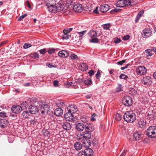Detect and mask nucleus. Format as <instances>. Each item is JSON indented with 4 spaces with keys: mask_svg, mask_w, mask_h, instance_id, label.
I'll return each mask as SVG.
<instances>
[{
    "mask_svg": "<svg viewBox=\"0 0 156 156\" xmlns=\"http://www.w3.org/2000/svg\"><path fill=\"white\" fill-rule=\"evenodd\" d=\"M12 112L16 114L20 113L22 110V107L20 105H14L11 108Z\"/></svg>",
    "mask_w": 156,
    "mask_h": 156,
    "instance_id": "nucleus-11",
    "label": "nucleus"
},
{
    "mask_svg": "<svg viewBox=\"0 0 156 156\" xmlns=\"http://www.w3.org/2000/svg\"><path fill=\"white\" fill-rule=\"evenodd\" d=\"M144 13L143 10H141L137 14L135 19L136 22H137L138 21L140 18L142 16Z\"/></svg>",
    "mask_w": 156,
    "mask_h": 156,
    "instance_id": "nucleus-27",
    "label": "nucleus"
},
{
    "mask_svg": "<svg viewBox=\"0 0 156 156\" xmlns=\"http://www.w3.org/2000/svg\"><path fill=\"white\" fill-rule=\"evenodd\" d=\"M36 99L35 97H32V98H28L27 101L29 103H34L36 102Z\"/></svg>",
    "mask_w": 156,
    "mask_h": 156,
    "instance_id": "nucleus-37",
    "label": "nucleus"
},
{
    "mask_svg": "<svg viewBox=\"0 0 156 156\" xmlns=\"http://www.w3.org/2000/svg\"><path fill=\"white\" fill-rule=\"evenodd\" d=\"M53 11L52 13H55L56 11H57L58 9H57V6H54V5H53Z\"/></svg>",
    "mask_w": 156,
    "mask_h": 156,
    "instance_id": "nucleus-60",
    "label": "nucleus"
},
{
    "mask_svg": "<svg viewBox=\"0 0 156 156\" xmlns=\"http://www.w3.org/2000/svg\"><path fill=\"white\" fill-rule=\"evenodd\" d=\"M125 6H130L132 7L137 4L136 0H124Z\"/></svg>",
    "mask_w": 156,
    "mask_h": 156,
    "instance_id": "nucleus-9",
    "label": "nucleus"
},
{
    "mask_svg": "<svg viewBox=\"0 0 156 156\" xmlns=\"http://www.w3.org/2000/svg\"><path fill=\"white\" fill-rule=\"evenodd\" d=\"M73 9L75 12H78V5L76 4L74 5Z\"/></svg>",
    "mask_w": 156,
    "mask_h": 156,
    "instance_id": "nucleus-46",
    "label": "nucleus"
},
{
    "mask_svg": "<svg viewBox=\"0 0 156 156\" xmlns=\"http://www.w3.org/2000/svg\"><path fill=\"white\" fill-rule=\"evenodd\" d=\"M92 126L90 123L79 122V131H82L85 129L86 131L91 132L93 130Z\"/></svg>",
    "mask_w": 156,
    "mask_h": 156,
    "instance_id": "nucleus-3",
    "label": "nucleus"
},
{
    "mask_svg": "<svg viewBox=\"0 0 156 156\" xmlns=\"http://www.w3.org/2000/svg\"><path fill=\"white\" fill-rule=\"evenodd\" d=\"M57 11L60 12L62 11L64 9V5L63 4H58L57 5Z\"/></svg>",
    "mask_w": 156,
    "mask_h": 156,
    "instance_id": "nucleus-29",
    "label": "nucleus"
},
{
    "mask_svg": "<svg viewBox=\"0 0 156 156\" xmlns=\"http://www.w3.org/2000/svg\"><path fill=\"white\" fill-rule=\"evenodd\" d=\"M110 26V23H107L104 25L103 27L104 29L107 30L109 29Z\"/></svg>",
    "mask_w": 156,
    "mask_h": 156,
    "instance_id": "nucleus-40",
    "label": "nucleus"
},
{
    "mask_svg": "<svg viewBox=\"0 0 156 156\" xmlns=\"http://www.w3.org/2000/svg\"><path fill=\"white\" fill-rule=\"evenodd\" d=\"M8 140L10 143L12 142L14 140V139L12 137L9 136L8 137Z\"/></svg>",
    "mask_w": 156,
    "mask_h": 156,
    "instance_id": "nucleus-57",
    "label": "nucleus"
},
{
    "mask_svg": "<svg viewBox=\"0 0 156 156\" xmlns=\"http://www.w3.org/2000/svg\"><path fill=\"white\" fill-rule=\"evenodd\" d=\"M70 58L72 60H75L77 59V56L74 54H72L70 56Z\"/></svg>",
    "mask_w": 156,
    "mask_h": 156,
    "instance_id": "nucleus-48",
    "label": "nucleus"
},
{
    "mask_svg": "<svg viewBox=\"0 0 156 156\" xmlns=\"http://www.w3.org/2000/svg\"><path fill=\"white\" fill-rule=\"evenodd\" d=\"M62 126L64 129L66 130H69L71 127L70 124L67 122H64L62 124Z\"/></svg>",
    "mask_w": 156,
    "mask_h": 156,
    "instance_id": "nucleus-21",
    "label": "nucleus"
},
{
    "mask_svg": "<svg viewBox=\"0 0 156 156\" xmlns=\"http://www.w3.org/2000/svg\"><path fill=\"white\" fill-rule=\"evenodd\" d=\"M83 8L82 4H79V13L81 12L83 10Z\"/></svg>",
    "mask_w": 156,
    "mask_h": 156,
    "instance_id": "nucleus-51",
    "label": "nucleus"
},
{
    "mask_svg": "<svg viewBox=\"0 0 156 156\" xmlns=\"http://www.w3.org/2000/svg\"><path fill=\"white\" fill-rule=\"evenodd\" d=\"M68 111L72 113L73 114H74L76 112L78 111V109L75 105H69L67 108Z\"/></svg>",
    "mask_w": 156,
    "mask_h": 156,
    "instance_id": "nucleus-12",
    "label": "nucleus"
},
{
    "mask_svg": "<svg viewBox=\"0 0 156 156\" xmlns=\"http://www.w3.org/2000/svg\"><path fill=\"white\" fill-rule=\"evenodd\" d=\"M141 138V134L139 132L134 133L133 135V139L136 141H139Z\"/></svg>",
    "mask_w": 156,
    "mask_h": 156,
    "instance_id": "nucleus-15",
    "label": "nucleus"
},
{
    "mask_svg": "<svg viewBox=\"0 0 156 156\" xmlns=\"http://www.w3.org/2000/svg\"><path fill=\"white\" fill-rule=\"evenodd\" d=\"M88 69L87 65L85 63H82L80 64L79 66V69L82 71H86Z\"/></svg>",
    "mask_w": 156,
    "mask_h": 156,
    "instance_id": "nucleus-20",
    "label": "nucleus"
},
{
    "mask_svg": "<svg viewBox=\"0 0 156 156\" xmlns=\"http://www.w3.org/2000/svg\"><path fill=\"white\" fill-rule=\"evenodd\" d=\"M68 52L65 50L60 51L58 53L59 56L62 58H66L69 56Z\"/></svg>",
    "mask_w": 156,
    "mask_h": 156,
    "instance_id": "nucleus-18",
    "label": "nucleus"
},
{
    "mask_svg": "<svg viewBox=\"0 0 156 156\" xmlns=\"http://www.w3.org/2000/svg\"><path fill=\"white\" fill-rule=\"evenodd\" d=\"M66 112L64 115V116L65 119L66 121H70L72 120L73 121H75V118L76 116V115H75V114H73L71 112Z\"/></svg>",
    "mask_w": 156,
    "mask_h": 156,
    "instance_id": "nucleus-5",
    "label": "nucleus"
},
{
    "mask_svg": "<svg viewBox=\"0 0 156 156\" xmlns=\"http://www.w3.org/2000/svg\"><path fill=\"white\" fill-rule=\"evenodd\" d=\"M27 16V14H25L20 16L18 19V21H19L22 20L25 17Z\"/></svg>",
    "mask_w": 156,
    "mask_h": 156,
    "instance_id": "nucleus-52",
    "label": "nucleus"
},
{
    "mask_svg": "<svg viewBox=\"0 0 156 156\" xmlns=\"http://www.w3.org/2000/svg\"><path fill=\"white\" fill-rule=\"evenodd\" d=\"M136 71L138 75H144L146 73L147 70L145 67L140 66L136 69Z\"/></svg>",
    "mask_w": 156,
    "mask_h": 156,
    "instance_id": "nucleus-8",
    "label": "nucleus"
},
{
    "mask_svg": "<svg viewBox=\"0 0 156 156\" xmlns=\"http://www.w3.org/2000/svg\"><path fill=\"white\" fill-rule=\"evenodd\" d=\"M79 156H87V155L84 151L79 152Z\"/></svg>",
    "mask_w": 156,
    "mask_h": 156,
    "instance_id": "nucleus-58",
    "label": "nucleus"
},
{
    "mask_svg": "<svg viewBox=\"0 0 156 156\" xmlns=\"http://www.w3.org/2000/svg\"><path fill=\"white\" fill-rule=\"evenodd\" d=\"M55 49L53 48H51L49 49L48 51V54H51L52 53H54L55 52Z\"/></svg>",
    "mask_w": 156,
    "mask_h": 156,
    "instance_id": "nucleus-45",
    "label": "nucleus"
},
{
    "mask_svg": "<svg viewBox=\"0 0 156 156\" xmlns=\"http://www.w3.org/2000/svg\"><path fill=\"white\" fill-rule=\"evenodd\" d=\"M86 32V30H84L83 31L79 32V40H81L82 39L83 36L85 34Z\"/></svg>",
    "mask_w": 156,
    "mask_h": 156,
    "instance_id": "nucleus-33",
    "label": "nucleus"
},
{
    "mask_svg": "<svg viewBox=\"0 0 156 156\" xmlns=\"http://www.w3.org/2000/svg\"><path fill=\"white\" fill-rule=\"evenodd\" d=\"M116 5L117 7H125L124 0H120L118 1L116 4Z\"/></svg>",
    "mask_w": 156,
    "mask_h": 156,
    "instance_id": "nucleus-23",
    "label": "nucleus"
},
{
    "mask_svg": "<svg viewBox=\"0 0 156 156\" xmlns=\"http://www.w3.org/2000/svg\"><path fill=\"white\" fill-rule=\"evenodd\" d=\"M153 51L152 48L151 49H147L145 51V53L147 56H151L152 55V51Z\"/></svg>",
    "mask_w": 156,
    "mask_h": 156,
    "instance_id": "nucleus-28",
    "label": "nucleus"
},
{
    "mask_svg": "<svg viewBox=\"0 0 156 156\" xmlns=\"http://www.w3.org/2000/svg\"><path fill=\"white\" fill-rule=\"evenodd\" d=\"M119 78L121 79H123L124 80H127L128 78V77L124 74H121L119 76Z\"/></svg>",
    "mask_w": 156,
    "mask_h": 156,
    "instance_id": "nucleus-38",
    "label": "nucleus"
},
{
    "mask_svg": "<svg viewBox=\"0 0 156 156\" xmlns=\"http://www.w3.org/2000/svg\"><path fill=\"white\" fill-rule=\"evenodd\" d=\"M84 83L85 84L87 85H90L92 83V82L90 79H88L84 81Z\"/></svg>",
    "mask_w": 156,
    "mask_h": 156,
    "instance_id": "nucleus-34",
    "label": "nucleus"
},
{
    "mask_svg": "<svg viewBox=\"0 0 156 156\" xmlns=\"http://www.w3.org/2000/svg\"><path fill=\"white\" fill-rule=\"evenodd\" d=\"M125 62V60H123L121 61L117 62V64L119 65H122Z\"/></svg>",
    "mask_w": 156,
    "mask_h": 156,
    "instance_id": "nucleus-55",
    "label": "nucleus"
},
{
    "mask_svg": "<svg viewBox=\"0 0 156 156\" xmlns=\"http://www.w3.org/2000/svg\"><path fill=\"white\" fill-rule=\"evenodd\" d=\"M121 40L118 38H116L115 39L114 42L115 43H119L120 42Z\"/></svg>",
    "mask_w": 156,
    "mask_h": 156,
    "instance_id": "nucleus-59",
    "label": "nucleus"
},
{
    "mask_svg": "<svg viewBox=\"0 0 156 156\" xmlns=\"http://www.w3.org/2000/svg\"><path fill=\"white\" fill-rule=\"evenodd\" d=\"M40 110L41 113H44L45 112H47L49 110L48 105L46 104H43L41 106Z\"/></svg>",
    "mask_w": 156,
    "mask_h": 156,
    "instance_id": "nucleus-16",
    "label": "nucleus"
},
{
    "mask_svg": "<svg viewBox=\"0 0 156 156\" xmlns=\"http://www.w3.org/2000/svg\"><path fill=\"white\" fill-rule=\"evenodd\" d=\"M77 145H78V142H76L74 144V147L77 151L78 150V146H77Z\"/></svg>",
    "mask_w": 156,
    "mask_h": 156,
    "instance_id": "nucleus-64",
    "label": "nucleus"
},
{
    "mask_svg": "<svg viewBox=\"0 0 156 156\" xmlns=\"http://www.w3.org/2000/svg\"><path fill=\"white\" fill-rule=\"evenodd\" d=\"M122 103L126 106H131L132 104V99L130 97L128 96L124 97L122 99Z\"/></svg>",
    "mask_w": 156,
    "mask_h": 156,
    "instance_id": "nucleus-6",
    "label": "nucleus"
},
{
    "mask_svg": "<svg viewBox=\"0 0 156 156\" xmlns=\"http://www.w3.org/2000/svg\"><path fill=\"white\" fill-rule=\"evenodd\" d=\"M8 121L5 119L0 120V127L4 128L6 127L8 124Z\"/></svg>",
    "mask_w": 156,
    "mask_h": 156,
    "instance_id": "nucleus-17",
    "label": "nucleus"
},
{
    "mask_svg": "<svg viewBox=\"0 0 156 156\" xmlns=\"http://www.w3.org/2000/svg\"><path fill=\"white\" fill-rule=\"evenodd\" d=\"M152 32V31L151 29L149 28H146L143 30L141 35L143 37L147 38L150 36Z\"/></svg>",
    "mask_w": 156,
    "mask_h": 156,
    "instance_id": "nucleus-7",
    "label": "nucleus"
},
{
    "mask_svg": "<svg viewBox=\"0 0 156 156\" xmlns=\"http://www.w3.org/2000/svg\"><path fill=\"white\" fill-rule=\"evenodd\" d=\"M84 152L87 156H91L93 155V150L90 148L86 149Z\"/></svg>",
    "mask_w": 156,
    "mask_h": 156,
    "instance_id": "nucleus-22",
    "label": "nucleus"
},
{
    "mask_svg": "<svg viewBox=\"0 0 156 156\" xmlns=\"http://www.w3.org/2000/svg\"><path fill=\"white\" fill-rule=\"evenodd\" d=\"M30 56L32 58L35 59H38L39 58V55L37 52H34L30 55Z\"/></svg>",
    "mask_w": 156,
    "mask_h": 156,
    "instance_id": "nucleus-31",
    "label": "nucleus"
},
{
    "mask_svg": "<svg viewBox=\"0 0 156 156\" xmlns=\"http://www.w3.org/2000/svg\"><path fill=\"white\" fill-rule=\"evenodd\" d=\"M96 116L97 114H96L94 113L92 114L90 118L91 120L92 121H95V118L96 117Z\"/></svg>",
    "mask_w": 156,
    "mask_h": 156,
    "instance_id": "nucleus-43",
    "label": "nucleus"
},
{
    "mask_svg": "<svg viewBox=\"0 0 156 156\" xmlns=\"http://www.w3.org/2000/svg\"><path fill=\"white\" fill-rule=\"evenodd\" d=\"M32 46L31 45L28 43H25L23 46V47L24 48L26 49L27 48Z\"/></svg>",
    "mask_w": 156,
    "mask_h": 156,
    "instance_id": "nucleus-47",
    "label": "nucleus"
},
{
    "mask_svg": "<svg viewBox=\"0 0 156 156\" xmlns=\"http://www.w3.org/2000/svg\"><path fill=\"white\" fill-rule=\"evenodd\" d=\"M122 115L116 113L115 116V119L118 121H120L122 119Z\"/></svg>",
    "mask_w": 156,
    "mask_h": 156,
    "instance_id": "nucleus-36",
    "label": "nucleus"
},
{
    "mask_svg": "<svg viewBox=\"0 0 156 156\" xmlns=\"http://www.w3.org/2000/svg\"><path fill=\"white\" fill-rule=\"evenodd\" d=\"M146 134L151 138L156 137V126H149L147 130Z\"/></svg>",
    "mask_w": 156,
    "mask_h": 156,
    "instance_id": "nucleus-4",
    "label": "nucleus"
},
{
    "mask_svg": "<svg viewBox=\"0 0 156 156\" xmlns=\"http://www.w3.org/2000/svg\"><path fill=\"white\" fill-rule=\"evenodd\" d=\"M88 73L89 74V76H91L94 74L95 72L94 70L91 69L88 72Z\"/></svg>",
    "mask_w": 156,
    "mask_h": 156,
    "instance_id": "nucleus-53",
    "label": "nucleus"
},
{
    "mask_svg": "<svg viewBox=\"0 0 156 156\" xmlns=\"http://www.w3.org/2000/svg\"><path fill=\"white\" fill-rule=\"evenodd\" d=\"M64 34H67L69 32V30H68V29H64L63 30Z\"/></svg>",
    "mask_w": 156,
    "mask_h": 156,
    "instance_id": "nucleus-62",
    "label": "nucleus"
},
{
    "mask_svg": "<svg viewBox=\"0 0 156 156\" xmlns=\"http://www.w3.org/2000/svg\"><path fill=\"white\" fill-rule=\"evenodd\" d=\"M53 85L55 87H57L58 86V82L57 80H54L53 82Z\"/></svg>",
    "mask_w": 156,
    "mask_h": 156,
    "instance_id": "nucleus-61",
    "label": "nucleus"
},
{
    "mask_svg": "<svg viewBox=\"0 0 156 156\" xmlns=\"http://www.w3.org/2000/svg\"><path fill=\"white\" fill-rule=\"evenodd\" d=\"M151 78L149 76L144 77L143 78L142 83L146 85H149L151 83Z\"/></svg>",
    "mask_w": 156,
    "mask_h": 156,
    "instance_id": "nucleus-14",
    "label": "nucleus"
},
{
    "mask_svg": "<svg viewBox=\"0 0 156 156\" xmlns=\"http://www.w3.org/2000/svg\"><path fill=\"white\" fill-rule=\"evenodd\" d=\"M40 53L42 55H44L47 52V50L46 48H44L39 50Z\"/></svg>",
    "mask_w": 156,
    "mask_h": 156,
    "instance_id": "nucleus-42",
    "label": "nucleus"
},
{
    "mask_svg": "<svg viewBox=\"0 0 156 156\" xmlns=\"http://www.w3.org/2000/svg\"><path fill=\"white\" fill-rule=\"evenodd\" d=\"M130 37L129 35H126L123 37L122 39L124 40H127L129 39Z\"/></svg>",
    "mask_w": 156,
    "mask_h": 156,
    "instance_id": "nucleus-56",
    "label": "nucleus"
},
{
    "mask_svg": "<svg viewBox=\"0 0 156 156\" xmlns=\"http://www.w3.org/2000/svg\"><path fill=\"white\" fill-rule=\"evenodd\" d=\"M110 8V6L107 4H104L101 5L100 10L102 12H105L107 11Z\"/></svg>",
    "mask_w": 156,
    "mask_h": 156,
    "instance_id": "nucleus-13",
    "label": "nucleus"
},
{
    "mask_svg": "<svg viewBox=\"0 0 156 156\" xmlns=\"http://www.w3.org/2000/svg\"><path fill=\"white\" fill-rule=\"evenodd\" d=\"M63 113V110L60 108L56 109L54 111V114L56 116H60L62 115Z\"/></svg>",
    "mask_w": 156,
    "mask_h": 156,
    "instance_id": "nucleus-19",
    "label": "nucleus"
},
{
    "mask_svg": "<svg viewBox=\"0 0 156 156\" xmlns=\"http://www.w3.org/2000/svg\"><path fill=\"white\" fill-rule=\"evenodd\" d=\"M98 7H97L96 8L95 10H94L93 11V12L94 13L97 14L98 13Z\"/></svg>",
    "mask_w": 156,
    "mask_h": 156,
    "instance_id": "nucleus-63",
    "label": "nucleus"
},
{
    "mask_svg": "<svg viewBox=\"0 0 156 156\" xmlns=\"http://www.w3.org/2000/svg\"><path fill=\"white\" fill-rule=\"evenodd\" d=\"M91 132L86 131L83 133H79V150L84 147H89L91 145V142L88 140L91 137V135L89 133Z\"/></svg>",
    "mask_w": 156,
    "mask_h": 156,
    "instance_id": "nucleus-1",
    "label": "nucleus"
},
{
    "mask_svg": "<svg viewBox=\"0 0 156 156\" xmlns=\"http://www.w3.org/2000/svg\"><path fill=\"white\" fill-rule=\"evenodd\" d=\"M71 36L69 34H64L62 36V39H68Z\"/></svg>",
    "mask_w": 156,
    "mask_h": 156,
    "instance_id": "nucleus-39",
    "label": "nucleus"
},
{
    "mask_svg": "<svg viewBox=\"0 0 156 156\" xmlns=\"http://www.w3.org/2000/svg\"><path fill=\"white\" fill-rule=\"evenodd\" d=\"M96 77L97 79H99L101 77L100 73L99 71H98L96 74Z\"/></svg>",
    "mask_w": 156,
    "mask_h": 156,
    "instance_id": "nucleus-54",
    "label": "nucleus"
},
{
    "mask_svg": "<svg viewBox=\"0 0 156 156\" xmlns=\"http://www.w3.org/2000/svg\"><path fill=\"white\" fill-rule=\"evenodd\" d=\"M76 80L75 81L74 80L72 82H68L67 83L69 85L74 87L75 88H77L78 87L77 85L78 84V80L76 79Z\"/></svg>",
    "mask_w": 156,
    "mask_h": 156,
    "instance_id": "nucleus-25",
    "label": "nucleus"
},
{
    "mask_svg": "<svg viewBox=\"0 0 156 156\" xmlns=\"http://www.w3.org/2000/svg\"><path fill=\"white\" fill-rule=\"evenodd\" d=\"M46 65L49 68H56V65L53 64L52 63H49L48 62L46 63Z\"/></svg>",
    "mask_w": 156,
    "mask_h": 156,
    "instance_id": "nucleus-35",
    "label": "nucleus"
},
{
    "mask_svg": "<svg viewBox=\"0 0 156 156\" xmlns=\"http://www.w3.org/2000/svg\"><path fill=\"white\" fill-rule=\"evenodd\" d=\"M0 116L2 117H5L7 116L6 113L4 112H0Z\"/></svg>",
    "mask_w": 156,
    "mask_h": 156,
    "instance_id": "nucleus-50",
    "label": "nucleus"
},
{
    "mask_svg": "<svg viewBox=\"0 0 156 156\" xmlns=\"http://www.w3.org/2000/svg\"><path fill=\"white\" fill-rule=\"evenodd\" d=\"M120 10V9L115 8L111 10L110 12L112 14H114L115 12H117L119 11Z\"/></svg>",
    "mask_w": 156,
    "mask_h": 156,
    "instance_id": "nucleus-44",
    "label": "nucleus"
},
{
    "mask_svg": "<svg viewBox=\"0 0 156 156\" xmlns=\"http://www.w3.org/2000/svg\"><path fill=\"white\" fill-rule=\"evenodd\" d=\"M29 110L31 114H35L38 112L39 110L37 106L31 105L29 106Z\"/></svg>",
    "mask_w": 156,
    "mask_h": 156,
    "instance_id": "nucleus-10",
    "label": "nucleus"
},
{
    "mask_svg": "<svg viewBox=\"0 0 156 156\" xmlns=\"http://www.w3.org/2000/svg\"><path fill=\"white\" fill-rule=\"evenodd\" d=\"M123 118L125 121L128 122H132L136 119V115L133 111L126 112L124 114Z\"/></svg>",
    "mask_w": 156,
    "mask_h": 156,
    "instance_id": "nucleus-2",
    "label": "nucleus"
},
{
    "mask_svg": "<svg viewBox=\"0 0 156 156\" xmlns=\"http://www.w3.org/2000/svg\"><path fill=\"white\" fill-rule=\"evenodd\" d=\"M90 41L91 42L96 43H97L98 41V39L97 38L94 37V38L90 40Z\"/></svg>",
    "mask_w": 156,
    "mask_h": 156,
    "instance_id": "nucleus-41",
    "label": "nucleus"
},
{
    "mask_svg": "<svg viewBox=\"0 0 156 156\" xmlns=\"http://www.w3.org/2000/svg\"><path fill=\"white\" fill-rule=\"evenodd\" d=\"M156 117V115L155 113L153 112L150 113H148L147 116V118L148 119L150 120H153Z\"/></svg>",
    "mask_w": 156,
    "mask_h": 156,
    "instance_id": "nucleus-24",
    "label": "nucleus"
},
{
    "mask_svg": "<svg viewBox=\"0 0 156 156\" xmlns=\"http://www.w3.org/2000/svg\"><path fill=\"white\" fill-rule=\"evenodd\" d=\"M30 112L28 111L23 112L22 113L23 116L24 118H29L30 116Z\"/></svg>",
    "mask_w": 156,
    "mask_h": 156,
    "instance_id": "nucleus-30",
    "label": "nucleus"
},
{
    "mask_svg": "<svg viewBox=\"0 0 156 156\" xmlns=\"http://www.w3.org/2000/svg\"><path fill=\"white\" fill-rule=\"evenodd\" d=\"M122 91L121 85L120 84H119L116 89V92H119Z\"/></svg>",
    "mask_w": 156,
    "mask_h": 156,
    "instance_id": "nucleus-49",
    "label": "nucleus"
},
{
    "mask_svg": "<svg viewBox=\"0 0 156 156\" xmlns=\"http://www.w3.org/2000/svg\"><path fill=\"white\" fill-rule=\"evenodd\" d=\"M49 3H47V4H46L47 8L49 12L52 13L53 10V5H49Z\"/></svg>",
    "mask_w": 156,
    "mask_h": 156,
    "instance_id": "nucleus-32",
    "label": "nucleus"
},
{
    "mask_svg": "<svg viewBox=\"0 0 156 156\" xmlns=\"http://www.w3.org/2000/svg\"><path fill=\"white\" fill-rule=\"evenodd\" d=\"M88 35L91 38L95 37L97 36L96 32L94 30H91L89 33Z\"/></svg>",
    "mask_w": 156,
    "mask_h": 156,
    "instance_id": "nucleus-26",
    "label": "nucleus"
}]
</instances>
